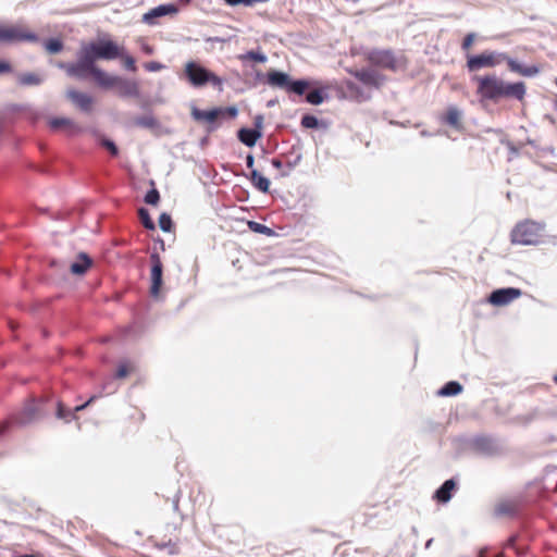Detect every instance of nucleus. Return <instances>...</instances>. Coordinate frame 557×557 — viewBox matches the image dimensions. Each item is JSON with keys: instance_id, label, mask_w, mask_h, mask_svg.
<instances>
[{"instance_id": "f257e3e1", "label": "nucleus", "mask_w": 557, "mask_h": 557, "mask_svg": "<svg viewBox=\"0 0 557 557\" xmlns=\"http://www.w3.org/2000/svg\"><path fill=\"white\" fill-rule=\"evenodd\" d=\"M476 81V92L482 99L497 102L503 98H513L521 101L525 96L523 82L506 83L495 75L478 77Z\"/></svg>"}, {"instance_id": "f03ea898", "label": "nucleus", "mask_w": 557, "mask_h": 557, "mask_svg": "<svg viewBox=\"0 0 557 557\" xmlns=\"http://www.w3.org/2000/svg\"><path fill=\"white\" fill-rule=\"evenodd\" d=\"M506 62L508 69L511 72H515L522 76H534L540 70L535 65L523 66L519 64L516 60L509 58L506 53L495 52V51H484L476 55H468L467 57V69L470 72H475L484 67H494L502 62Z\"/></svg>"}, {"instance_id": "7ed1b4c3", "label": "nucleus", "mask_w": 557, "mask_h": 557, "mask_svg": "<svg viewBox=\"0 0 557 557\" xmlns=\"http://www.w3.org/2000/svg\"><path fill=\"white\" fill-rule=\"evenodd\" d=\"M60 66L65 69L70 76L84 78L91 75L99 87H101L107 75L104 71L96 66L92 59L87 54V52L83 51L82 48L78 51V59L76 63L61 64Z\"/></svg>"}, {"instance_id": "20e7f679", "label": "nucleus", "mask_w": 557, "mask_h": 557, "mask_svg": "<svg viewBox=\"0 0 557 557\" xmlns=\"http://www.w3.org/2000/svg\"><path fill=\"white\" fill-rule=\"evenodd\" d=\"M545 225L532 220L516 224L510 233V240L516 245H537L544 237Z\"/></svg>"}, {"instance_id": "39448f33", "label": "nucleus", "mask_w": 557, "mask_h": 557, "mask_svg": "<svg viewBox=\"0 0 557 557\" xmlns=\"http://www.w3.org/2000/svg\"><path fill=\"white\" fill-rule=\"evenodd\" d=\"M38 35L23 23H0V44L38 42Z\"/></svg>"}, {"instance_id": "423d86ee", "label": "nucleus", "mask_w": 557, "mask_h": 557, "mask_svg": "<svg viewBox=\"0 0 557 557\" xmlns=\"http://www.w3.org/2000/svg\"><path fill=\"white\" fill-rule=\"evenodd\" d=\"M184 75L194 87H202L206 84H211L222 89L223 79L195 61H189L185 64Z\"/></svg>"}, {"instance_id": "0eeeda50", "label": "nucleus", "mask_w": 557, "mask_h": 557, "mask_svg": "<svg viewBox=\"0 0 557 557\" xmlns=\"http://www.w3.org/2000/svg\"><path fill=\"white\" fill-rule=\"evenodd\" d=\"M82 50L96 63L97 60H114L122 55V47L116 42L107 39H100L96 42H89L82 45Z\"/></svg>"}, {"instance_id": "6e6552de", "label": "nucleus", "mask_w": 557, "mask_h": 557, "mask_svg": "<svg viewBox=\"0 0 557 557\" xmlns=\"http://www.w3.org/2000/svg\"><path fill=\"white\" fill-rule=\"evenodd\" d=\"M101 88L115 89L117 95L124 98H138L140 96L139 85L136 81L108 73L101 84Z\"/></svg>"}, {"instance_id": "1a4fd4ad", "label": "nucleus", "mask_w": 557, "mask_h": 557, "mask_svg": "<svg viewBox=\"0 0 557 557\" xmlns=\"http://www.w3.org/2000/svg\"><path fill=\"white\" fill-rule=\"evenodd\" d=\"M42 400L30 398L21 409L10 417V423L18 426L27 425L42 416Z\"/></svg>"}, {"instance_id": "9d476101", "label": "nucleus", "mask_w": 557, "mask_h": 557, "mask_svg": "<svg viewBox=\"0 0 557 557\" xmlns=\"http://www.w3.org/2000/svg\"><path fill=\"white\" fill-rule=\"evenodd\" d=\"M151 271H150V295L158 298L161 295L163 285V264L159 253L153 252L150 255Z\"/></svg>"}, {"instance_id": "9b49d317", "label": "nucleus", "mask_w": 557, "mask_h": 557, "mask_svg": "<svg viewBox=\"0 0 557 557\" xmlns=\"http://www.w3.org/2000/svg\"><path fill=\"white\" fill-rule=\"evenodd\" d=\"M367 60L375 66L395 71L397 69V61L395 55L389 50H373L368 53Z\"/></svg>"}, {"instance_id": "f8f14e48", "label": "nucleus", "mask_w": 557, "mask_h": 557, "mask_svg": "<svg viewBox=\"0 0 557 557\" xmlns=\"http://www.w3.org/2000/svg\"><path fill=\"white\" fill-rule=\"evenodd\" d=\"M522 295L521 289L515 287L499 288L491 293L490 304L502 307L507 306Z\"/></svg>"}, {"instance_id": "ddd939ff", "label": "nucleus", "mask_w": 557, "mask_h": 557, "mask_svg": "<svg viewBox=\"0 0 557 557\" xmlns=\"http://www.w3.org/2000/svg\"><path fill=\"white\" fill-rule=\"evenodd\" d=\"M359 82L372 88H380L385 77L374 69H360L349 71Z\"/></svg>"}, {"instance_id": "4468645a", "label": "nucleus", "mask_w": 557, "mask_h": 557, "mask_svg": "<svg viewBox=\"0 0 557 557\" xmlns=\"http://www.w3.org/2000/svg\"><path fill=\"white\" fill-rule=\"evenodd\" d=\"M523 499L520 496L503 498L495 506L497 516L511 517L518 513L522 507Z\"/></svg>"}, {"instance_id": "2eb2a0df", "label": "nucleus", "mask_w": 557, "mask_h": 557, "mask_svg": "<svg viewBox=\"0 0 557 557\" xmlns=\"http://www.w3.org/2000/svg\"><path fill=\"white\" fill-rule=\"evenodd\" d=\"M66 97L82 111L84 112H91L92 111V104L94 99L88 94L75 90V89H69L66 91Z\"/></svg>"}, {"instance_id": "dca6fc26", "label": "nucleus", "mask_w": 557, "mask_h": 557, "mask_svg": "<svg viewBox=\"0 0 557 557\" xmlns=\"http://www.w3.org/2000/svg\"><path fill=\"white\" fill-rule=\"evenodd\" d=\"M178 9L175 4H161L157 8L151 9L149 12L145 13L143 16V21L147 24H154V20L160 16L176 14Z\"/></svg>"}, {"instance_id": "f3484780", "label": "nucleus", "mask_w": 557, "mask_h": 557, "mask_svg": "<svg viewBox=\"0 0 557 557\" xmlns=\"http://www.w3.org/2000/svg\"><path fill=\"white\" fill-rule=\"evenodd\" d=\"M441 121L461 131L463 128L462 125V112L455 106L448 107L445 113L441 116Z\"/></svg>"}, {"instance_id": "a211bd4d", "label": "nucleus", "mask_w": 557, "mask_h": 557, "mask_svg": "<svg viewBox=\"0 0 557 557\" xmlns=\"http://www.w3.org/2000/svg\"><path fill=\"white\" fill-rule=\"evenodd\" d=\"M267 83L272 87H277L287 91L290 77L286 73L272 70L267 74Z\"/></svg>"}, {"instance_id": "6ab92c4d", "label": "nucleus", "mask_w": 557, "mask_h": 557, "mask_svg": "<svg viewBox=\"0 0 557 557\" xmlns=\"http://www.w3.org/2000/svg\"><path fill=\"white\" fill-rule=\"evenodd\" d=\"M457 490V483L454 479L446 480L442 486L435 492L434 498L440 503L450 500L453 493Z\"/></svg>"}, {"instance_id": "aec40b11", "label": "nucleus", "mask_w": 557, "mask_h": 557, "mask_svg": "<svg viewBox=\"0 0 557 557\" xmlns=\"http://www.w3.org/2000/svg\"><path fill=\"white\" fill-rule=\"evenodd\" d=\"M223 111L221 109H212V110H199L194 108L191 110V115L196 121H203L208 123H214L221 115Z\"/></svg>"}, {"instance_id": "412c9836", "label": "nucleus", "mask_w": 557, "mask_h": 557, "mask_svg": "<svg viewBox=\"0 0 557 557\" xmlns=\"http://www.w3.org/2000/svg\"><path fill=\"white\" fill-rule=\"evenodd\" d=\"M261 137V132L252 128H240L238 131V139L248 147H253Z\"/></svg>"}, {"instance_id": "4be33fe9", "label": "nucleus", "mask_w": 557, "mask_h": 557, "mask_svg": "<svg viewBox=\"0 0 557 557\" xmlns=\"http://www.w3.org/2000/svg\"><path fill=\"white\" fill-rule=\"evenodd\" d=\"M91 259L84 252L78 255L77 261L71 264V272L74 274H84L91 267Z\"/></svg>"}, {"instance_id": "5701e85b", "label": "nucleus", "mask_w": 557, "mask_h": 557, "mask_svg": "<svg viewBox=\"0 0 557 557\" xmlns=\"http://www.w3.org/2000/svg\"><path fill=\"white\" fill-rule=\"evenodd\" d=\"M251 184L260 191L268 193L270 188V181L262 176L257 170H252L250 173Z\"/></svg>"}, {"instance_id": "b1692460", "label": "nucleus", "mask_w": 557, "mask_h": 557, "mask_svg": "<svg viewBox=\"0 0 557 557\" xmlns=\"http://www.w3.org/2000/svg\"><path fill=\"white\" fill-rule=\"evenodd\" d=\"M49 125L53 129L64 127L71 133L78 131V127L75 125V123L72 120L66 119V117L52 119V120H50Z\"/></svg>"}, {"instance_id": "393cba45", "label": "nucleus", "mask_w": 557, "mask_h": 557, "mask_svg": "<svg viewBox=\"0 0 557 557\" xmlns=\"http://www.w3.org/2000/svg\"><path fill=\"white\" fill-rule=\"evenodd\" d=\"M462 391V386L460 383L456 382V381H450L448 383H446L440 391H438V395L440 396H456L458 395L459 393H461Z\"/></svg>"}, {"instance_id": "a878e982", "label": "nucleus", "mask_w": 557, "mask_h": 557, "mask_svg": "<svg viewBox=\"0 0 557 557\" xmlns=\"http://www.w3.org/2000/svg\"><path fill=\"white\" fill-rule=\"evenodd\" d=\"M135 366L131 361H122L117 366L115 377L116 379H125L135 372Z\"/></svg>"}, {"instance_id": "bb28decb", "label": "nucleus", "mask_w": 557, "mask_h": 557, "mask_svg": "<svg viewBox=\"0 0 557 557\" xmlns=\"http://www.w3.org/2000/svg\"><path fill=\"white\" fill-rule=\"evenodd\" d=\"M17 82L22 86H36L41 83V78L35 73H24L17 76Z\"/></svg>"}, {"instance_id": "cd10ccee", "label": "nucleus", "mask_w": 557, "mask_h": 557, "mask_svg": "<svg viewBox=\"0 0 557 557\" xmlns=\"http://www.w3.org/2000/svg\"><path fill=\"white\" fill-rule=\"evenodd\" d=\"M55 416L58 419H61L66 423L71 422L73 419H76L74 412L71 409L66 408L61 401H58L57 404Z\"/></svg>"}, {"instance_id": "c85d7f7f", "label": "nucleus", "mask_w": 557, "mask_h": 557, "mask_svg": "<svg viewBox=\"0 0 557 557\" xmlns=\"http://www.w3.org/2000/svg\"><path fill=\"white\" fill-rule=\"evenodd\" d=\"M238 60L245 61H253L258 63H264L267 61V55L260 51H247L246 53L239 54Z\"/></svg>"}, {"instance_id": "c756f323", "label": "nucleus", "mask_w": 557, "mask_h": 557, "mask_svg": "<svg viewBox=\"0 0 557 557\" xmlns=\"http://www.w3.org/2000/svg\"><path fill=\"white\" fill-rule=\"evenodd\" d=\"M134 124L144 128H154L158 126V121L152 115L138 116L134 120Z\"/></svg>"}, {"instance_id": "7c9ffc66", "label": "nucleus", "mask_w": 557, "mask_h": 557, "mask_svg": "<svg viewBox=\"0 0 557 557\" xmlns=\"http://www.w3.org/2000/svg\"><path fill=\"white\" fill-rule=\"evenodd\" d=\"M45 49L50 54L59 53L63 50V42L59 38H50L44 44Z\"/></svg>"}, {"instance_id": "2f4dec72", "label": "nucleus", "mask_w": 557, "mask_h": 557, "mask_svg": "<svg viewBox=\"0 0 557 557\" xmlns=\"http://www.w3.org/2000/svg\"><path fill=\"white\" fill-rule=\"evenodd\" d=\"M309 87V83L307 81H295L289 83L288 92H295L299 96L304 95L306 89Z\"/></svg>"}, {"instance_id": "473e14b6", "label": "nucleus", "mask_w": 557, "mask_h": 557, "mask_svg": "<svg viewBox=\"0 0 557 557\" xmlns=\"http://www.w3.org/2000/svg\"><path fill=\"white\" fill-rule=\"evenodd\" d=\"M138 214H139V219H140L143 225L147 230H154V223H153L152 219L150 218L149 212H148L147 209L140 208L138 210Z\"/></svg>"}, {"instance_id": "72a5a7b5", "label": "nucleus", "mask_w": 557, "mask_h": 557, "mask_svg": "<svg viewBox=\"0 0 557 557\" xmlns=\"http://www.w3.org/2000/svg\"><path fill=\"white\" fill-rule=\"evenodd\" d=\"M119 58L122 59L123 65H124V67L126 70H128L131 72H136L137 71L135 59L132 55H129V54H125L123 47H122V55H120Z\"/></svg>"}, {"instance_id": "f704fd0d", "label": "nucleus", "mask_w": 557, "mask_h": 557, "mask_svg": "<svg viewBox=\"0 0 557 557\" xmlns=\"http://www.w3.org/2000/svg\"><path fill=\"white\" fill-rule=\"evenodd\" d=\"M226 4L231 7L236 5H245V7H251L256 3H263L268 2L269 0H224Z\"/></svg>"}, {"instance_id": "c9c22d12", "label": "nucleus", "mask_w": 557, "mask_h": 557, "mask_svg": "<svg viewBox=\"0 0 557 557\" xmlns=\"http://www.w3.org/2000/svg\"><path fill=\"white\" fill-rule=\"evenodd\" d=\"M306 100L311 104H320L323 102L324 97L320 90L315 89L307 94Z\"/></svg>"}, {"instance_id": "e433bc0d", "label": "nucleus", "mask_w": 557, "mask_h": 557, "mask_svg": "<svg viewBox=\"0 0 557 557\" xmlns=\"http://www.w3.org/2000/svg\"><path fill=\"white\" fill-rule=\"evenodd\" d=\"M300 124L305 128H315L319 125V121L314 115L306 114L301 117Z\"/></svg>"}, {"instance_id": "4c0bfd02", "label": "nucleus", "mask_w": 557, "mask_h": 557, "mask_svg": "<svg viewBox=\"0 0 557 557\" xmlns=\"http://www.w3.org/2000/svg\"><path fill=\"white\" fill-rule=\"evenodd\" d=\"M248 226L251 231H253L256 233L265 234V235H270L272 233L271 228H269L268 226H265L261 223L255 222V221H249Z\"/></svg>"}, {"instance_id": "58836bf2", "label": "nucleus", "mask_w": 557, "mask_h": 557, "mask_svg": "<svg viewBox=\"0 0 557 557\" xmlns=\"http://www.w3.org/2000/svg\"><path fill=\"white\" fill-rule=\"evenodd\" d=\"M159 226L163 232H170L172 228V219L168 213H162L159 216Z\"/></svg>"}, {"instance_id": "ea45409f", "label": "nucleus", "mask_w": 557, "mask_h": 557, "mask_svg": "<svg viewBox=\"0 0 557 557\" xmlns=\"http://www.w3.org/2000/svg\"><path fill=\"white\" fill-rule=\"evenodd\" d=\"M160 200V194L156 188L149 190L145 196V202L151 206L158 205Z\"/></svg>"}, {"instance_id": "a19ab883", "label": "nucleus", "mask_w": 557, "mask_h": 557, "mask_svg": "<svg viewBox=\"0 0 557 557\" xmlns=\"http://www.w3.org/2000/svg\"><path fill=\"white\" fill-rule=\"evenodd\" d=\"M475 37L474 33L467 34L461 42V49L463 51H469L475 41Z\"/></svg>"}, {"instance_id": "79ce46f5", "label": "nucleus", "mask_w": 557, "mask_h": 557, "mask_svg": "<svg viewBox=\"0 0 557 557\" xmlns=\"http://www.w3.org/2000/svg\"><path fill=\"white\" fill-rule=\"evenodd\" d=\"M161 549H165L169 555H177L180 553V548L176 543H164L158 545Z\"/></svg>"}, {"instance_id": "37998d69", "label": "nucleus", "mask_w": 557, "mask_h": 557, "mask_svg": "<svg viewBox=\"0 0 557 557\" xmlns=\"http://www.w3.org/2000/svg\"><path fill=\"white\" fill-rule=\"evenodd\" d=\"M144 66L149 72H157L163 67V65L161 63L156 62V61L147 62V63H145Z\"/></svg>"}, {"instance_id": "c03bdc74", "label": "nucleus", "mask_w": 557, "mask_h": 557, "mask_svg": "<svg viewBox=\"0 0 557 557\" xmlns=\"http://www.w3.org/2000/svg\"><path fill=\"white\" fill-rule=\"evenodd\" d=\"M102 145L111 152V154H113V156L117 154L119 150L113 141L106 139L102 141Z\"/></svg>"}, {"instance_id": "a18cd8bd", "label": "nucleus", "mask_w": 557, "mask_h": 557, "mask_svg": "<svg viewBox=\"0 0 557 557\" xmlns=\"http://www.w3.org/2000/svg\"><path fill=\"white\" fill-rule=\"evenodd\" d=\"M12 72V66L7 61H0V74Z\"/></svg>"}, {"instance_id": "49530a36", "label": "nucleus", "mask_w": 557, "mask_h": 557, "mask_svg": "<svg viewBox=\"0 0 557 557\" xmlns=\"http://www.w3.org/2000/svg\"><path fill=\"white\" fill-rule=\"evenodd\" d=\"M95 398H96L95 396H91L85 404L76 406L72 411L75 413V412L84 410L87 406H89L95 400Z\"/></svg>"}, {"instance_id": "de8ad7c7", "label": "nucleus", "mask_w": 557, "mask_h": 557, "mask_svg": "<svg viewBox=\"0 0 557 557\" xmlns=\"http://www.w3.org/2000/svg\"><path fill=\"white\" fill-rule=\"evenodd\" d=\"M253 163H255V159H253V156L252 154H248L247 158H246V165L248 169H250L251 171L255 170L253 169Z\"/></svg>"}, {"instance_id": "09e8293b", "label": "nucleus", "mask_w": 557, "mask_h": 557, "mask_svg": "<svg viewBox=\"0 0 557 557\" xmlns=\"http://www.w3.org/2000/svg\"><path fill=\"white\" fill-rule=\"evenodd\" d=\"M271 163L277 170H282L283 169V162L280 159H277V158H273L271 160Z\"/></svg>"}, {"instance_id": "8fccbe9b", "label": "nucleus", "mask_w": 557, "mask_h": 557, "mask_svg": "<svg viewBox=\"0 0 557 557\" xmlns=\"http://www.w3.org/2000/svg\"><path fill=\"white\" fill-rule=\"evenodd\" d=\"M346 87H347V89H348V90H350V91H354V90H356V89H357L356 84H355V83H352V82H347V83H346Z\"/></svg>"}, {"instance_id": "3c124183", "label": "nucleus", "mask_w": 557, "mask_h": 557, "mask_svg": "<svg viewBox=\"0 0 557 557\" xmlns=\"http://www.w3.org/2000/svg\"><path fill=\"white\" fill-rule=\"evenodd\" d=\"M486 554H487V549H486V548H482V549L479 552L478 557H486Z\"/></svg>"}, {"instance_id": "603ef678", "label": "nucleus", "mask_w": 557, "mask_h": 557, "mask_svg": "<svg viewBox=\"0 0 557 557\" xmlns=\"http://www.w3.org/2000/svg\"><path fill=\"white\" fill-rule=\"evenodd\" d=\"M228 113L231 116H235L237 114V110L235 108H230Z\"/></svg>"}, {"instance_id": "864d4df0", "label": "nucleus", "mask_w": 557, "mask_h": 557, "mask_svg": "<svg viewBox=\"0 0 557 557\" xmlns=\"http://www.w3.org/2000/svg\"><path fill=\"white\" fill-rule=\"evenodd\" d=\"M290 169H292V165H290V163H289V164H288V170H290ZM288 174H289V171H282V172H281V176H287Z\"/></svg>"}, {"instance_id": "5fc2aeb1", "label": "nucleus", "mask_w": 557, "mask_h": 557, "mask_svg": "<svg viewBox=\"0 0 557 557\" xmlns=\"http://www.w3.org/2000/svg\"><path fill=\"white\" fill-rule=\"evenodd\" d=\"M546 119L552 123V124H555V119L552 117V116H546Z\"/></svg>"}, {"instance_id": "6e6d98bb", "label": "nucleus", "mask_w": 557, "mask_h": 557, "mask_svg": "<svg viewBox=\"0 0 557 557\" xmlns=\"http://www.w3.org/2000/svg\"><path fill=\"white\" fill-rule=\"evenodd\" d=\"M151 51H152V50H151V48H150V47H148V46H147V47H145V52H147V53H151Z\"/></svg>"}, {"instance_id": "4d7b16f0", "label": "nucleus", "mask_w": 557, "mask_h": 557, "mask_svg": "<svg viewBox=\"0 0 557 557\" xmlns=\"http://www.w3.org/2000/svg\"><path fill=\"white\" fill-rule=\"evenodd\" d=\"M554 107H555V109L557 110V97H556V99L554 100Z\"/></svg>"}, {"instance_id": "13d9d810", "label": "nucleus", "mask_w": 557, "mask_h": 557, "mask_svg": "<svg viewBox=\"0 0 557 557\" xmlns=\"http://www.w3.org/2000/svg\"><path fill=\"white\" fill-rule=\"evenodd\" d=\"M554 382L557 384V374L554 376Z\"/></svg>"}]
</instances>
